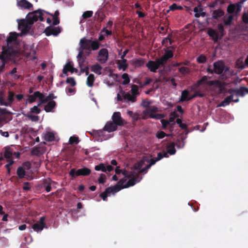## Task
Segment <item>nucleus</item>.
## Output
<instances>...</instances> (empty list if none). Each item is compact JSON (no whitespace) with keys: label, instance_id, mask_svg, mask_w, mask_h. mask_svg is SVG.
Wrapping results in <instances>:
<instances>
[{"label":"nucleus","instance_id":"1","mask_svg":"<svg viewBox=\"0 0 248 248\" xmlns=\"http://www.w3.org/2000/svg\"><path fill=\"white\" fill-rule=\"evenodd\" d=\"M126 180L124 178L121 179L114 186L108 187L106 188L105 190L101 193L99 196L104 201H107L108 200V197L110 196V194L114 195L116 193L123 188H127L135 185L137 182V178L133 177L129 179L127 182L124 185Z\"/></svg>","mask_w":248,"mask_h":248},{"label":"nucleus","instance_id":"2","mask_svg":"<svg viewBox=\"0 0 248 248\" xmlns=\"http://www.w3.org/2000/svg\"><path fill=\"white\" fill-rule=\"evenodd\" d=\"M15 53L16 51L9 47L6 49L2 47V51L0 55V59L2 61V64L0 65V73L4 70L7 61L10 60L15 55Z\"/></svg>","mask_w":248,"mask_h":248},{"label":"nucleus","instance_id":"3","mask_svg":"<svg viewBox=\"0 0 248 248\" xmlns=\"http://www.w3.org/2000/svg\"><path fill=\"white\" fill-rule=\"evenodd\" d=\"M207 79V77L204 76L202 77L201 79L197 81V82L194 84V86L196 87H198L202 84H205L209 86H215L218 87L220 91H222L224 87V84L222 82L217 80L208 81Z\"/></svg>","mask_w":248,"mask_h":248},{"label":"nucleus","instance_id":"4","mask_svg":"<svg viewBox=\"0 0 248 248\" xmlns=\"http://www.w3.org/2000/svg\"><path fill=\"white\" fill-rule=\"evenodd\" d=\"M43 12H45L41 9L35 10L32 12L29 13L26 18L30 22V24H33L34 22L39 20L41 21H44V18L43 17Z\"/></svg>","mask_w":248,"mask_h":248},{"label":"nucleus","instance_id":"5","mask_svg":"<svg viewBox=\"0 0 248 248\" xmlns=\"http://www.w3.org/2000/svg\"><path fill=\"white\" fill-rule=\"evenodd\" d=\"M91 172V170L90 169L86 168L83 167L81 169H78L77 170L76 169H72L70 170L69 172V174L72 177H76L77 176H88Z\"/></svg>","mask_w":248,"mask_h":248},{"label":"nucleus","instance_id":"6","mask_svg":"<svg viewBox=\"0 0 248 248\" xmlns=\"http://www.w3.org/2000/svg\"><path fill=\"white\" fill-rule=\"evenodd\" d=\"M32 24H30L27 18L26 20L21 19L18 22V28L22 34H26L31 30Z\"/></svg>","mask_w":248,"mask_h":248},{"label":"nucleus","instance_id":"7","mask_svg":"<svg viewBox=\"0 0 248 248\" xmlns=\"http://www.w3.org/2000/svg\"><path fill=\"white\" fill-rule=\"evenodd\" d=\"M146 67L151 72L155 73L157 70L161 66H164L159 60L156 59L155 61H149L146 64Z\"/></svg>","mask_w":248,"mask_h":248},{"label":"nucleus","instance_id":"8","mask_svg":"<svg viewBox=\"0 0 248 248\" xmlns=\"http://www.w3.org/2000/svg\"><path fill=\"white\" fill-rule=\"evenodd\" d=\"M169 47L167 46V48L164 49V54L161 58H158L159 61H160V62L162 63L164 66L166 65L168 61L173 56L172 50L169 49Z\"/></svg>","mask_w":248,"mask_h":248},{"label":"nucleus","instance_id":"9","mask_svg":"<svg viewBox=\"0 0 248 248\" xmlns=\"http://www.w3.org/2000/svg\"><path fill=\"white\" fill-rule=\"evenodd\" d=\"M61 31L62 29L60 27H54L49 26L45 29L44 32L47 36H49L51 35L56 36L61 32Z\"/></svg>","mask_w":248,"mask_h":248},{"label":"nucleus","instance_id":"10","mask_svg":"<svg viewBox=\"0 0 248 248\" xmlns=\"http://www.w3.org/2000/svg\"><path fill=\"white\" fill-rule=\"evenodd\" d=\"M108 52L107 48L101 49L98 53L97 60L101 63H105L108 60Z\"/></svg>","mask_w":248,"mask_h":248},{"label":"nucleus","instance_id":"11","mask_svg":"<svg viewBox=\"0 0 248 248\" xmlns=\"http://www.w3.org/2000/svg\"><path fill=\"white\" fill-rule=\"evenodd\" d=\"M120 93L123 97L124 102L126 103H134L136 101L137 96L132 95L130 92L125 93L124 91L121 90Z\"/></svg>","mask_w":248,"mask_h":248},{"label":"nucleus","instance_id":"12","mask_svg":"<svg viewBox=\"0 0 248 248\" xmlns=\"http://www.w3.org/2000/svg\"><path fill=\"white\" fill-rule=\"evenodd\" d=\"M242 6L240 3L230 4L227 8V12L230 14L235 13L236 14L239 13L241 10Z\"/></svg>","mask_w":248,"mask_h":248},{"label":"nucleus","instance_id":"13","mask_svg":"<svg viewBox=\"0 0 248 248\" xmlns=\"http://www.w3.org/2000/svg\"><path fill=\"white\" fill-rule=\"evenodd\" d=\"M214 73L216 74L221 75L224 70V63L223 61H219L213 64Z\"/></svg>","mask_w":248,"mask_h":248},{"label":"nucleus","instance_id":"14","mask_svg":"<svg viewBox=\"0 0 248 248\" xmlns=\"http://www.w3.org/2000/svg\"><path fill=\"white\" fill-rule=\"evenodd\" d=\"M112 122L115 124L117 126H122L124 124V120H123L121 114L120 112H114L112 116Z\"/></svg>","mask_w":248,"mask_h":248},{"label":"nucleus","instance_id":"15","mask_svg":"<svg viewBox=\"0 0 248 248\" xmlns=\"http://www.w3.org/2000/svg\"><path fill=\"white\" fill-rule=\"evenodd\" d=\"M91 39H87L85 38L81 39L79 47L83 50H91Z\"/></svg>","mask_w":248,"mask_h":248},{"label":"nucleus","instance_id":"16","mask_svg":"<svg viewBox=\"0 0 248 248\" xmlns=\"http://www.w3.org/2000/svg\"><path fill=\"white\" fill-rule=\"evenodd\" d=\"M158 111V108L155 106H149L147 108L143 111L142 119H146L150 114H153Z\"/></svg>","mask_w":248,"mask_h":248},{"label":"nucleus","instance_id":"17","mask_svg":"<svg viewBox=\"0 0 248 248\" xmlns=\"http://www.w3.org/2000/svg\"><path fill=\"white\" fill-rule=\"evenodd\" d=\"M17 6L21 8L25 9H30L33 7L32 4L26 0H17Z\"/></svg>","mask_w":248,"mask_h":248},{"label":"nucleus","instance_id":"18","mask_svg":"<svg viewBox=\"0 0 248 248\" xmlns=\"http://www.w3.org/2000/svg\"><path fill=\"white\" fill-rule=\"evenodd\" d=\"M239 99L237 98L233 99V95H230L226 97L223 101H222L218 105L219 107H225L229 105L231 102H238Z\"/></svg>","mask_w":248,"mask_h":248},{"label":"nucleus","instance_id":"19","mask_svg":"<svg viewBox=\"0 0 248 248\" xmlns=\"http://www.w3.org/2000/svg\"><path fill=\"white\" fill-rule=\"evenodd\" d=\"M44 97V95L39 91H36L32 95H28V100L30 103H33L37 98H41Z\"/></svg>","mask_w":248,"mask_h":248},{"label":"nucleus","instance_id":"20","mask_svg":"<svg viewBox=\"0 0 248 248\" xmlns=\"http://www.w3.org/2000/svg\"><path fill=\"white\" fill-rule=\"evenodd\" d=\"M225 13L221 9H218L212 11V19L218 20L224 16Z\"/></svg>","mask_w":248,"mask_h":248},{"label":"nucleus","instance_id":"21","mask_svg":"<svg viewBox=\"0 0 248 248\" xmlns=\"http://www.w3.org/2000/svg\"><path fill=\"white\" fill-rule=\"evenodd\" d=\"M53 181L50 178L45 179L42 182V187L44 188L47 192L51 190V183Z\"/></svg>","mask_w":248,"mask_h":248},{"label":"nucleus","instance_id":"22","mask_svg":"<svg viewBox=\"0 0 248 248\" xmlns=\"http://www.w3.org/2000/svg\"><path fill=\"white\" fill-rule=\"evenodd\" d=\"M117 125L112 122H108L105 125L104 129L108 132L114 131L117 129Z\"/></svg>","mask_w":248,"mask_h":248},{"label":"nucleus","instance_id":"23","mask_svg":"<svg viewBox=\"0 0 248 248\" xmlns=\"http://www.w3.org/2000/svg\"><path fill=\"white\" fill-rule=\"evenodd\" d=\"M209 36L212 38L215 42H217L218 39V33L214 29H209L207 31Z\"/></svg>","mask_w":248,"mask_h":248},{"label":"nucleus","instance_id":"24","mask_svg":"<svg viewBox=\"0 0 248 248\" xmlns=\"http://www.w3.org/2000/svg\"><path fill=\"white\" fill-rule=\"evenodd\" d=\"M175 144L174 142L169 143L167 145V151L170 155H173L176 153V150L175 148Z\"/></svg>","mask_w":248,"mask_h":248},{"label":"nucleus","instance_id":"25","mask_svg":"<svg viewBox=\"0 0 248 248\" xmlns=\"http://www.w3.org/2000/svg\"><path fill=\"white\" fill-rule=\"evenodd\" d=\"M56 106V102L54 101H48L47 104L45 106L44 109L47 112H51Z\"/></svg>","mask_w":248,"mask_h":248},{"label":"nucleus","instance_id":"26","mask_svg":"<svg viewBox=\"0 0 248 248\" xmlns=\"http://www.w3.org/2000/svg\"><path fill=\"white\" fill-rule=\"evenodd\" d=\"M148 161L146 162H149V164L141 170V172L146 173L148 170L149 169L152 165H154L157 161H158L155 158H153L151 159H148Z\"/></svg>","mask_w":248,"mask_h":248},{"label":"nucleus","instance_id":"27","mask_svg":"<svg viewBox=\"0 0 248 248\" xmlns=\"http://www.w3.org/2000/svg\"><path fill=\"white\" fill-rule=\"evenodd\" d=\"M95 80V77L94 75L90 74L88 75V77L87 78L86 84L89 87H92L93 85V83Z\"/></svg>","mask_w":248,"mask_h":248},{"label":"nucleus","instance_id":"28","mask_svg":"<svg viewBox=\"0 0 248 248\" xmlns=\"http://www.w3.org/2000/svg\"><path fill=\"white\" fill-rule=\"evenodd\" d=\"M189 92L186 90H185L182 92L181 98H180V101L181 102H184L186 101H188L190 100V96L189 97Z\"/></svg>","mask_w":248,"mask_h":248},{"label":"nucleus","instance_id":"29","mask_svg":"<svg viewBox=\"0 0 248 248\" xmlns=\"http://www.w3.org/2000/svg\"><path fill=\"white\" fill-rule=\"evenodd\" d=\"M148 161V158H147L146 157H144L141 160H140L138 163L136 164L134 167L136 170H140V172L141 173V170L143 169L142 167L143 166L144 162L145 161Z\"/></svg>","mask_w":248,"mask_h":248},{"label":"nucleus","instance_id":"30","mask_svg":"<svg viewBox=\"0 0 248 248\" xmlns=\"http://www.w3.org/2000/svg\"><path fill=\"white\" fill-rule=\"evenodd\" d=\"M105 17L106 16L104 12L101 10H98L95 13V17L100 22H102L104 19Z\"/></svg>","mask_w":248,"mask_h":248},{"label":"nucleus","instance_id":"31","mask_svg":"<svg viewBox=\"0 0 248 248\" xmlns=\"http://www.w3.org/2000/svg\"><path fill=\"white\" fill-rule=\"evenodd\" d=\"M44 139L47 141H52L55 139L54 134L51 132H47L44 135Z\"/></svg>","mask_w":248,"mask_h":248},{"label":"nucleus","instance_id":"32","mask_svg":"<svg viewBox=\"0 0 248 248\" xmlns=\"http://www.w3.org/2000/svg\"><path fill=\"white\" fill-rule=\"evenodd\" d=\"M16 173L20 179H22L25 176L26 171L23 167L20 166L17 169Z\"/></svg>","mask_w":248,"mask_h":248},{"label":"nucleus","instance_id":"33","mask_svg":"<svg viewBox=\"0 0 248 248\" xmlns=\"http://www.w3.org/2000/svg\"><path fill=\"white\" fill-rule=\"evenodd\" d=\"M101 44L98 41H93L91 39V50H96L99 48Z\"/></svg>","mask_w":248,"mask_h":248},{"label":"nucleus","instance_id":"34","mask_svg":"<svg viewBox=\"0 0 248 248\" xmlns=\"http://www.w3.org/2000/svg\"><path fill=\"white\" fill-rule=\"evenodd\" d=\"M17 37V34L16 32H11L9 36L7 39V44H9L13 41H16Z\"/></svg>","mask_w":248,"mask_h":248},{"label":"nucleus","instance_id":"35","mask_svg":"<svg viewBox=\"0 0 248 248\" xmlns=\"http://www.w3.org/2000/svg\"><path fill=\"white\" fill-rule=\"evenodd\" d=\"M92 71L96 74H101L102 66L98 64L93 65L92 67Z\"/></svg>","mask_w":248,"mask_h":248},{"label":"nucleus","instance_id":"36","mask_svg":"<svg viewBox=\"0 0 248 248\" xmlns=\"http://www.w3.org/2000/svg\"><path fill=\"white\" fill-rule=\"evenodd\" d=\"M44 225L38 224V223H34L32 225V229L36 232H41L44 228Z\"/></svg>","mask_w":248,"mask_h":248},{"label":"nucleus","instance_id":"37","mask_svg":"<svg viewBox=\"0 0 248 248\" xmlns=\"http://www.w3.org/2000/svg\"><path fill=\"white\" fill-rule=\"evenodd\" d=\"M234 16L232 15H230L227 17L226 19L224 20V25L225 26H230L231 25L232 21L233 19Z\"/></svg>","mask_w":248,"mask_h":248},{"label":"nucleus","instance_id":"38","mask_svg":"<svg viewBox=\"0 0 248 248\" xmlns=\"http://www.w3.org/2000/svg\"><path fill=\"white\" fill-rule=\"evenodd\" d=\"M175 144L178 148H182L184 147L185 142L184 140L181 138L177 139Z\"/></svg>","mask_w":248,"mask_h":248},{"label":"nucleus","instance_id":"39","mask_svg":"<svg viewBox=\"0 0 248 248\" xmlns=\"http://www.w3.org/2000/svg\"><path fill=\"white\" fill-rule=\"evenodd\" d=\"M71 66H73V65L71 64V62H68L63 67V70H62V73L63 74L66 75L67 76V72L68 71L70 72V70L71 69Z\"/></svg>","mask_w":248,"mask_h":248},{"label":"nucleus","instance_id":"40","mask_svg":"<svg viewBox=\"0 0 248 248\" xmlns=\"http://www.w3.org/2000/svg\"><path fill=\"white\" fill-rule=\"evenodd\" d=\"M223 72V73L221 75V78L222 79L225 78L224 77L226 75H228L229 76L232 75V72L230 70V68L228 66H226L225 65Z\"/></svg>","mask_w":248,"mask_h":248},{"label":"nucleus","instance_id":"41","mask_svg":"<svg viewBox=\"0 0 248 248\" xmlns=\"http://www.w3.org/2000/svg\"><path fill=\"white\" fill-rule=\"evenodd\" d=\"M128 65L126 64V60L124 59L122 61L119 63L118 68L125 71L127 68Z\"/></svg>","mask_w":248,"mask_h":248},{"label":"nucleus","instance_id":"42","mask_svg":"<svg viewBox=\"0 0 248 248\" xmlns=\"http://www.w3.org/2000/svg\"><path fill=\"white\" fill-rule=\"evenodd\" d=\"M197 61L199 63H204L207 61V58L204 55L201 54L197 58Z\"/></svg>","mask_w":248,"mask_h":248},{"label":"nucleus","instance_id":"43","mask_svg":"<svg viewBox=\"0 0 248 248\" xmlns=\"http://www.w3.org/2000/svg\"><path fill=\"white\" fill-rule=\"evenodd\" d=\"M130 93L132 95H135L136 96L137 95H139L140 94L138 87L137 85L135 84L132 85Z\"/></svg>","mask_w":248,"mask_h":248},{"label":"nucleus","instance_id":"44","mask_svg":"<svg viewBox=\"0 0 248 248\" xmlns=\"http://www.w3.org/2000/svg\"><path fill=\"white\" fill-rule=\"evenodd\" d=\"M14 96H15L14 93L12 91H9L8 92V102L10 103V106H11V104L14 101Z\"/></svg>","mask_w":248,"mask_h":248},{"label":"nucleus","instance_id":"45","mask_svg":"<svg viewBox=\"0 0 248 248\" xmlns=\"http://www.w3.org/2000/svg\"><path fill=\"white\" fill-rule=\"evenodd\" d=\"M95 170L97 171L101 170L103 172H106V166L103 163H101L98 165L95 166Z\"/></svg>","mask_w":248,"mask_h":248},{"label":"nucleus","instance_id":"46","mask_svg":"<svg viewBox=\"0 0 248 248\" xmlns=\"http://www.w3.org/2000/svg\"><path fill=\"white\" fill-rule=\"evenodd\" d=\"M79 142V140L78 137L76 136H72L70 138L69 140V144H77Z\"/></svg>","mask_w":248,"mask_h":248},{"label":"nucleus","instance_id":"47","mask_svg":"<svg viewBox=\"0 0 248 248\" xmlns=\"http://www.w3.org/2000/svg\"><path fill=\"white\" fill-rule=\"evenodd\" d=\"M236 67L241 69H244L246 67L245 63H244L242 59H238L236 62Z\"/></svg>","mask_w":248,"mask_h":248},{"label":"nucleus","instance_id":"48","mask_svg":"<svg viewBox=\"0 0 248 248\" xmlns=\"http://www.w3.org/2000/svg\"><path fill=\"white\" fill-rule=\"evenodd\" d=\"M163 117V115L162 114H150V115L148 117L150 118L155 119L156 120H159L162 119Z\"/></svg>","mask_w":248,"mask_h":248},{"label":"nucleus","instance_id":"49","mask_svg":"<svg viewBox=\"0 0 248 248\" xmlns=\"http://www.w3.org/2000/svg\"><path fill=\"white\" fill-rule=\"evenodd\" d=\"M33 129L31 127H29L27 126L23 127L21 128V132L22 134H29L32 131Z\"/></svg>","mask_w":248,"mask_h":248},{"label":"nucleus","instance_id":"50","mask_svg":"<svg viewBox=\"0 0 248 248\" xmlns=\"http://www.w3.org/2000/svg\"><path fill=\"white\" fill-rule=\"evenodd\" d=\"M122 78L124 79L123 84L126 85L130 82V79L129 78L128 75L127 73H124L122 75Z\"/></svg>","mask_w":248,"mask_h":248},{"label":"nucleus","instance_id":"51","mask_svg":"<svg viewBox=\"0 0 248 248\" xmlns=\"http://www.w3.org/2000/svg\"><path fill=\"white\" fill-rule=\"evenodd\" d=\"M93 12L92 11H87L84 12L82 14L83 19H87L93 16Z\"/></svg>","mask_w":248,"mask_h":248},{"label":"nucleus","instance_id":"52","mask_svg":"<svg viewBox=\"0 0 248 248\" xmlns=\"http://www.w3.org/2000/svg\"><path fill=\"white\" fill-rule=\"evenodd\" d=\"M12 155L13 153L11 151L8 149L5 150L4 153V156L7 160L11 159Z\"/></svg>","mask_w":248,"mask_h":248},{"label":"nucleus","instance_id":"53","mask_svg":"<svg viewBox=\"0 0 248 248\" xmlns=\"http://www.w3.org/2000/svg\"><path fill=\"white\" fill-rule=\"evenodd\" d=\"M66 82L70 84V85L73 87L75 86L76 84V82L74 78L72 77L68 78L66 80Z\"/></svg>","mask_w":248,"mask_h":248},{"label":"nucleus","instance_id":"54","mask_svg":"<svg viewBox=\"0 0 248 248\" xmlns=\"http://www.w3.org/2000/svg\"><path fill=\"white\" fill-rule=\"evenodd\" d=\"M166 136H168V135L162 131H158L156 134V137L159 139H163Z\"/></svg>","mask_w":248,"mask_h":248},{"label":"nucleus","instance_id":"55","mask_svg":"<svg viewBox=\"0 0 248 248\" xmlns=\"http://www.w3.org/2000/svg\"><path fill=\"white\" fill-rule=\"evenodd\" d=\"M31 112L35 114H39L41 112V109L38 108V106H35L31 108Z\"/></svg>","mask_w":248,"mask_h":248},{"label":"nucleus","instance_id":"56","mask_svg":"<svg viewBox=\"0 0 248 248\" xmlns=\"http://www.w3.org/2000/svg\"><path fill=\"white\" fill-rule=\"evenodd\" d=\"M245 93L243 87H241L239 89L236 90V95L237 96H244Z\"/></svg>","mask_w":248,"mask_h":248},{"label":"nucleus","instance_id":"57","mask_svg":"<svg viewBox=\"0 0 248 248\" xmlns=\"http://www.w3.org/2000/svg\"><path fill=\"white\" fill-rule=\"evenodd\" d=\"M144 64V61L142 59H136L134 61V64L136 66H141Z\"/></svg>","mask_w":248,"mask_h":248},{"label":"nucleus","instance_id":"58","mask_svg":"<svg viewBox=\"0 0 248 248\" xmlns=\"http://www.w3.org/2000/svg\"><path fill=\"white\" fill-rule=\"evenodd\" d=\"M106 176L104 174H101L99 178H98V182L100 184H104L106 182Z\"/></svg>","mask_w":248,"mask_h":248},{"label":"nucleus","instance_id":"59","mask_svg":"<svg viewBox=\"0 0 248 248\" xmlns=\"http://www.w3.org/2000/svg\"><path fill=\"white\" fill-rule=\"evenodd\" d=\"M242 19L243 22L245 24H248V13H247V12L244 13L243 14V15L242 16Z\"/></svg>","mask_w":248,"mask_h":248},{"label":"nucleus","instance_id":"60","mask_svg":"<svg viewBox=\"0 0 248 248\" xmlns=\"http://www.w3.org/2000/svg\"><path fill=\"white\" fill-rule=\"evenodd\" d=\"M178 117V114L175 113V112H172L171 114H170V118H169V123H171V122H173L174 121V120L176 118Z\"/></svg>","mask_w":248,"mask_h":248},{"label":"nucleus","instance_id":"61","mask_svg":"<svg viewBox=\"0 0 248 248\" xmlns=\"http://www.w3.org/2000/svg\"><path fill=\"white\" fill-rule=\"evenodd\" d=\"M80 68V73H85L86 75H89V68L88 66H85V67H81Z\"/></svg>","mask_w":248,"mask_h":248},{"label":"nucleus","instance_id":"62","mask_svg":"<svg viewBox=\"0 0 248 248\" xmlns=\"http://www.w3.org/2000/svg\"><path fill=\"white\" fill-rule=\"evenodd\" d=\"M31 154L35 155H39L40 154V149L39 147H34L32 149Z\"/></svg>","mask_w":248,"mask_h":248},{"label":"nucleus","instance_id":"63","mask_svg":"<svg viewBox=\"0 0 248 248\" xmlns=\"http://www.w3.org/2000/svg\"><path fill=\"white\" fill-rule=\"evenodd\" d=\"M152 102L151 101L143 100L141 102V105L143 107L147 108L148 107H149V105L152 104Z\"/></svg>","mask_w":248,"mask_h":248},{"label":"nucleus","instance_id":"64","mask_svg":"<svg viewBox=\"0 0 248 248\" xmlns=\"http://www.w3.org/2000/svg\"><path fill=\"white\" fill-rule=\"evenodd\" d=\"M57 98L56 96H55L54 94L52 93H49L46 97V99L47 100V102L53 101L52 100L54 99H56Z\"/></svg>","mask_w":248,"mask_h":248}]
</instances>
